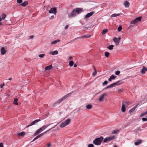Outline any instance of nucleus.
<instances>
[{"mask_svg":"<svg viewBox=\"0 0 147 147\" xmlns=\"http://www.w3.org/2000/svg\"><path fill=\"white\" fill-rule=\"evenodd\" d=\"M52 67V65H49L46 66L45 68V69L46 70H49L51 69Z\"/></svg>","mask_w":147,"mask_h":147,"instance_id":"412c9836","label":"nucleus"},{"mask_svg":"<svg viewBox=\"0 0 147 147\" xmlns=\"http://www.w3.org/2000/svg\"><path fill=\"white\" fill-rule=\"evenodd\" d=\"M51 129V128H50V129L49 130H47V131H45V132H43V133H42L41 134H40L39 135H38L33 140V141H34V140H36V139H38V138L42 136L43 134H45V133H46V132H47L48 131H49V130H50Z\"/></svg>","mask_w":147,"mask_h":147,"instance_id":"4468645a","label":"nucleus"},{"mask_svg":"<svg viewBox=\"0 0 147 147\" xmlns=\"http://www.w3.org/2000/svg\"><path fill=\"white\" fill-rule=\"evenodd\" d=\"M118 91H119V92H121V91H122V90H121V89H119V90H118Z\"/></svg>","mask_w":147,"mask_h":147,"instance_id":"774afa93","label":"nucleus"},{"mask_svg":"<svg viewBox=\"0 0 147 147\" xmlns=\"http://www.w3.org/2000/svg\"><path fill=\"white\" fill-rule=\"evenodd\" d=\"M86 109H90L92 108V106L91 105L89 104L86 105Z\"/></svg>","mask_w":147,"mask_h":147,"instance_id":"2f4dec72","label":"nucleus"},{"mask_svg":"<svg viewBox=\"0 0 147 147\" xmlns=\"http://www.w3.org/2000/svg\"><path fill=\"white\" fill-rule=\"evenodd\" d=\"M125 105H124L123 104H122V107H121V110L122 112H124L125 111Z\"/></svg>","mask_w":147,"mask_h":147,"instance_id":"bb28decb","label":"nucleus"},{"mask_svg":"<svg viewBox=\"0 0 147 147\" xmlns=\"http://www.w3.org/2000/svg\"><path fill=\"white\" fill-rule=\"evenodd\" d=\"M50 54L52 55H56L58 54V51L57 50H55L54 51L50 52Z\"/></svg>","mask_w":147,"mask_h":147,"instance_id":"5701e85b","label":"nucleus"},{"mask_svg":"<svg viewBox=\"0 0 147 147\" xmlns=\"http://www.w3.org/2000/svg\"><path fill=\"white\" fill-rule=\"evenodd\" d=\"M41 121L40 119H37L33 121L30 125H27L26 127L28 128V127L32 125H34L36 123H37Z\"/></svg>","mask_w":147,"mask_h":147,"instance_id":"9d476101","label":"nucleus"},{"mask_svg":"<svg viewBox=\"0 0 147 147\" xmlns=\"http://www.w3.org/2000/svg\"><path fill=\"white\" fill-rule=\"evenodd\" d=\"M66 125H67L65 124L64 122H62L60 125V127L62 128L65 127Z\"/></svg>","mask_w":147,"mask_h":147,"instance_id":"c756f323","label":"nucleus"},{"mask_svg":"<svg viewBox=\"0 0 147 147\" xmlns=\"http://www.w3.org/2000/svg\"><path fill=\"white\" fill-rule=\"evenodd\" d=\"M68 27L69 26L68 25H66L65 26V29H67L68 28Z\"/></svg>","mask_w":147,"mask_h":147,"instance_id":"bf43d9fd","label":"nucleus"},{"mask_svg":"<svg viewBox=\"0 0 147 147\" xmlns=\"http://www.w3.org/2000/svg\"><path fill=\"white\" fill-rule=\"evenodd\" d=\"M121 39V38L120 37H119L118 38L116 37H115L113 39V41L115 42L116 45H118Z\"/></svg>","mask_w":147,"mask_h":147,"instance_id":"6e6552de","label":"nucleus"},{"mask_svg":"<svg viewBox=\"0 0 147 147\" xmlns=\"http://www.w3.org/2000/svg\"><path fill=\"white\" fill-rule=\"evenodd\" d=\"M49 13H53L55 14L57 13L56 8L55 7H52L49 11Z\"/></svg>","mask_w":147,"mask_h":147,"instance_id":"9b49d317","label":"nucleus"},{"mask_svg":"<svg viewBox=\"0 0 147 147\" xmlns=\"http://www.w3.org/2000/svg\"><path fill=\"white\" fill-rule=\"evenodd\" d=\"M107 95V93H105L103 94L99 97V101L100 102L103 101V99L104 98V97Z\"/></svg>","mask_w":147,"mask_h":147,"instance_id":"2eb2a0df","label":"nucleus"},{"mask_svg":"<svg viewBox=\"0 0 147 147\" xmlns=\"http://www.w3.org/2000/svg\"><path fill=\"white\" fill-rule=\"evenodd\" d=\"M108 84V81L107 80H105L103 83H102V85L103 86H105L107 85Z\"/></svg>","mask_w":147,"mask_h":147,"instance_id":"79ce46f5","label":"nucleus"},{"mask_svg":"<svg viewBox=\"0 0 147 147\" xmlns=\"http://www.w3.org/2000/svg\"><path fill=\"white\" fill-rule=\"evenodd\" d=\"M108 30L107 29H105L103 30L102 32V34H105L107 32H108Z\"/></svg>","mask_w":147,"mask_h":147,"instance_id":"473e14b6","label":"nucleus"},{"mask_svg":"<svg viewBox=\"0 0 147 147\" xmlns=\"http://www.w3.org/2000/svg\"><path fill=\"white\" fill-rule=\"evenodd\" d=\"M26 134L25 133L24 131H22L21 133H18L17 134V136H24Z\"/></svg>","mask_w":147,"mask_h":147,"instance_id":"4be33fe9","label":"nucleus"},{"mask_svg":"<svg viewBox=\"0 0 147 147\" xmlns=\"http://www.w3.org/2000/svg\"><path fill=\"white\" fill-rule=\"evenodd\" d=\"M94 146L92 144H90L88 145V147H94Z\"/></svg>","mask_w":147,"mask_h":147,"instance_id":"3c124183","label":"nucleus"},{"mask_svg":"<svg viewBox=\"0 0 147 147\" xmlns=\"http://www.w3.org/2000/svg\"><path fill=\"white\" fill-rule=\"evenodd\" d=\"M73 92H72L70 93H68V94L66 95H65L63 96V97H62L59 100H58L55 103H54L53 104V107H55L56 104H59L61 102L63 101V100L65 99V98L68 97L70 96L71 94Z\"/></svg>","mask_w":147,"mask_h":147,"instance_id":"f03ea898","label":"nucleus"},{"mask_svg":"<svg viewBox=\"0 0 147 147\" xmlns=\"http://www.w3.org/2000/svg\"><path fill=\"white\" fill-rule=\"evenodd\" d=\"M54 17V16H51V17L50 18V19H52Z\"/></svg>","mask_w":147,"mask_h":147,"instance_id":"4d7b16f0","label":"nucleus"},{"mask_svg":"<svg viewBox=\"0 0 147 147\" xmlns=\"http://www.w3.org/2000/svg\"><path fill=\"white\" fill-rule=\"evenodd\" d=\"M84 28L86 29L87 30H90L91 29V27H86L85 26H84Z\"/></svg>","mask_w":147,"mask_h":147,"instance_id":"09e8293b","label":"nucleus"},{"mask_svg":"<svg viewBox=\"0 0 147 147\" xmlns=\"http://www.w3.org/2000/svg\"><path fill=\"white\" fill-rule=\"evenodd\" d=\"M94 73H93L92 74V76H94L96 75V73H97V72H96V69L94 67Z\"/></svg>","mask_w":147,"mask_h":147,"instance_id":"e433bc0d","label":"nucleus"},{"mask_svg":"<svg viewBox=\"0 0 147 147\" xmlns=\"http://www.w3.org/2000/svg\"><path fill=\"white\" fill-rule=\"evenodd\" d=\"M104 138L102 136L96 138L93 141V143L96 145H100L103 140Z\"/></svg>","mask_w":147,"mask_h":147,"instance_id":"39448f33","label":"nucleus"},{"mask_svg":"<svg viewBox=\"0 0 147 147\" xmlns=\"http://www.w3.org/2000/svg\"><path fill=\"white\" fill-rule=\"evenodd\" d=\"M0 147H3V144L2 143H0Z\"/></svg>","mask_w":147,"mask_h":147,"instance_id":"13d9d810","label":"nucleus"},{"mask_svg":"<svg viewBox=\"0 0 147 147\" xmlns=\"http://www.w3.org/2000/svg\"><path fill=\"white\" fill-rule=\"evenodd\" d=\"M52 124V123H50L49 125H46L42 127L41 128L37 130L36 132L34 134V135L36 136L39 134L41 132L43 131L44 129Z\"/></svg>","mask_w":147,"mask_h":147,"instance_id":"423d86ee","label":"nucleus"},{"mask_svg":"<svg viewBox=\"0 0 147 147\" xmlns=\"http://www.w3.org/2000/svg\"><path fill=\"white\" fill-rule=\"evenodd\" d=\"M34 37V36L33 35H31V36L30 37V39H32Z\"/></svg>","mask_w":147,"mask_h":147,"instance_id":"680f3d73","label":"nucleus"},{"mask_svg":"<svg viewBox=\"0 0 147 147\" xmlns=\"http://www.w3.org/2000/svg\"><path fill=\"white\" fill-rule=\"evenodd\" d=\"M74 64V62L72 61H71L69 62V65L70 66H72Z\"/></svg>","mask_w":147,"mask_h":147,"instance_id":"4c0bfd02","label":"nucleus"},{"mask_svg":"<svg viewBox=\"0 0 147 147\" xmlns=\"http://www.w3.org/2000/svg\"><path fill=\"white\" fill-rule=\"evenodd\" d=\"M137 23V22L136 21V20H135L134 19V20H132L130 22V24L134 25Z\"/></svg>","mask_w":147,"mask_h":147,"instance_id":"72a5a7b5","label":"nucleus"},{"mask_svg":"<svg viewBox=\"0 0 147 147\" xmlns=\"http://www.w3.org/2000/svg\"><path fill=\"white\" fill-rule=\"evenodd\" d=\"M142 17H139L135 20H136V21L137 23H138L139 21H140L141 20Z\"/></svg>","mask_w":147,"mask_h":147,"instance_id":"7c9ffc66","label":"nucleus"},{"mask_svg":"<svg viewBox=\"0 0 147 147\" xmlns=\"http://www.w3.org/2000/svg\"><path fill=\"white\" fill-rule=\"evenodd\" d=\"M142 142V140L140 139L138 140H137L136 142L135 143V144L137 146L139 145Z\"/></svg>","mask_w":147,"mask_h":147,"instance_id":"aec40b11","label":"nucleus"},{"mask_svg":"<svg viewBox=\"0 0 147 147\" xmlns=\"http://www.w3.org/2000/svg\"><path fill=\"white\" fill-rule=\"evenodd\" d=\"M113 47L114 46L113 45H111L108 46L107 48L109 50H111L113 49Z\"/></svg>","mask_w":147,"mask_h":147,"instance_id":"f704fd0d","label":"nucleus"},{"mask_svg":"<svg viewBox=\"0 0 147 147\" xmlns=\"http://www.w3.org/2000/svg\"><path fill=\"white\" fill-rule=\"evenodd\" d=\"M91 36L88 34H87L86 35H84L82 36H80L78 37H77L75 39L76 40L77 39H80L81 38H89Z\"/></svg>","mask_w":147,"mask_h":147,"instance_id":"f8f14e48","label":"nucleus"},{"mask_svg":"<svg viewBox=\"0 0 147 147\" xmlns=\"http://www.w3.org/2000/svg\"><path fill=\"white\" fill-rule=\"evenodd\" d=\"M112 79H111L110 77L108 79V80L109 81H112Z\"/></svg>","mask_w":147,"mask_h":147,"instance_id":"0e129e2a","label":"nucleus"},{"mask_svg":"<svg viewBox=\"0 0 147 147\" xmlns=\"http://www.w3.org/2000/svg\"><path fill=\"white\" fill-rule=\"evenodd\" d=\"M60 41V40L59 39H57V40H55L54 41L52 42H51V44L52 45L55 44L56 43H57V42H59Z\"/></svg>","mask_w":147,"mask_h":147,"instance_id":"c85d7f7f","label":"nucleus"},{"mask_svg":"<svg viewBox=\"0 0 147 147\" xmlns=\"http://www.w3.org/2000/svg\"><path fill=\"white\" fill-rule=\"evenodd\" d=\"M6 17V14H3L2 16V18L3 20H4Z\"/></svg>","mask_w":147,"mask_h":147,"instance_id":"37998d69","label":"nucleus"},{"mask_svg":"<svg viewBox=\"0 0 147 147\" xmlns=\"http://www.w3.org/2000/svg\"><path fill=\"white\" fill-rule=\"evenodd\" d=\"M141 129L140 128V127H138V128H137L136 129H135V131H138V130H140V131H141Z\"/></svg>","mask_w":147,"mask_h":147,"instance_id":"8fccbe9b","label":"nucleus"},{"mask_svg":"<svg viewBox=\"0 0 147 147\" xmlns=\"http://www.w3.org/2000/svg\"><path fill=\"white\" fill-rule=\"evenodd\" d=\"M147 71V67L143 66L141 71V72L143 74H144L145 73V71Z\"/></svg>","mask_w":147,"mask_h":147,"instance_id":"f3484780","label":"nucleus"},{"mask_svg":"<svg viewBox=\"0 0 147 147\" xmlns=\"http://www.w3.org/2000/svg\"><path fill=\"white\" fill-rule=\"evenodd\" d=\"M142 121H147V118H143L142 119Z\"/></svg>","mask_w":147,"mask_h":147,"instance_id":"603ef678","label":"nucleus"},{"mask_svg":"<svg viewBox=\"0 0 147 147\" xmlns=\"http://www.w3.org/2000/svg\"><path fill=\"white\" fill-rule=\"evenodd\" d=\"M73 92H72L70 93H68V94L66 95H65L63 96V97H62L59 100H58L55 103H54L53 104V107H55L56 104H59L61 102L63 101V100L65 99V98L68 97L70 96L71 94Z\"/></svg>","mask_w":147,"mask_h":147,"instance_id":"7ed1b4c3","label":"nucleus"},{"mask_svg":"<svg viewBox=\"0 0 147 147\" xmlns=\"http://www.w3.org/2000/svg\"><path fill=\"white\" fill-rule=\"evenodd\" d=\"M5 85L4 83H3V84L1 85L0 86L1 88H2L3 87V86Z\"/></svg>","mask_w":147,"mask_h":147,"instance_id":"052dcab7","label":"nucleus"},{"mask_svg":"<svg viewBox=\"0 0 147 147\" xmlns=\"http://www.w3.org/2000/svg\"><path fill=\"white\" fill-rule=\"evenodd\" d=\"M77 66V65L76 64H75L74 65V67H76Z\"/></svg>","mask_w":147,"mask_h":147,"instance_id":"69168bd1","label":"nucleus"},{"mask_svg":"<svg viewBox=\"0 0 147 147\" xmlns=\"http://www.w3.org/2000/svg\"><path fill=\"white\" fill-rule=\"evenodd\" d=\"M121 81V80H119L115 83L111 84L110 85H109L110 88H112L113 87L115 86H118L120 85V84L122 83H120Z\"/></svg>","mask_w":147,"mask_h":147,"instance_id":"1a4fd4ad","label":"nucleus"},{"mask_svg":"<svg viewBox=\"0 0 147 147\" xmlns=\"http://www.w3.org/2000/svg\"><path fill=\"white\" fill-rule=\"evenodd\" d=\"M72 59V57L71 56H70L69 57V60H71V59Z\"/></svg>","mask_w":147,"mask_h":147,"instance_id":"338daca9","label":"nucleus"},{"mask_svg":"<svg viewBox=\"0 0 147 147\" xmlns=\"http://www.w3.org/2000/svg\"><path fill=\"white\" fill-rule=\"evenodd\" d=\"M83 10V9L82 8H77L73 10L71 13L68 14V17L71 18L74 17L76 15V13L77 14H79L82 12Z\"/></svg>","mask_w":147,"mask_h":147,"instance_id":"f257e3e1","label":"nucleus"},{"mask_svg":"<svg viewBox=\"0 0 147 147\" xmlns=\"http://www.w3.org/2000/svg\"><path fill=\"white\" fill-rule=\"evenodd\" d=\"M71 121V119H67L64 122L65 123V124L67 125H68Z\"/></svg>","mask_w":147,"mask_h":147,"instance_id":"a878e982","label":"nucleus"},{"mask_svg":"<svg viewBox=\"0 0 147 147\" xmlns=\"http://www.w3.org/2000/svg\"><path fill=\"white\" fill-rule=\"evenodd\" d=\"M119 131L118 130H116L112 132V134H117L119 132Z\"/></svg>","mask_w":147,"mask_h":147,"instance_id":"58836bf2","label":"nucleus"},{"mask_svg":"<svg viewBox=\"0 0 147 147\" xmlns=\"http://www.w3.org/2000/svg\"><path fill=\"white\" fill-rule=\"evenodd\" d=\"M45 54H40L38 56L40 58H42L45 56Z\"/></svg>","mask_w":147,"mask_h":147,"instance_id":"a18cd8bd","label":"nucleus"},{"mask_svg":"<svg viewBox=\"0 0 147 147\" xmlns=\"http://www.w3.org/2000/svg\"><path fill=\"white\" fill-rule=\"evenodd\" d=\"M111 88L110 87V85H109L107 86L105 88V89H108V88Z\"/></svg>","mask_w":147,"mask_h":147,"instance_id":"5fc2aeb1","label":"nucleus"},{"mask_svg":"<svg viewBox=\"0 0 147 147\" xmlns=\"http://www.w3.org/2000/svg\"><path fill=\"white\" fill-rule=\"evenodd\" d=\"M119 14H116L115 13H114L111 15V17L112 18L118 16H119Z\"/></svg>","mask_w":147,"mask_h":147,"instance_id":"c9c22d12","label":"nucleus"},{"mask_svg":"<svg viewBox=\"0 0 147 147\" xmlns=\"http://www.w3.org/2000/svg\"><path fill=\"white\" fill-rule=\"evenodd\" d=\"M124 5L126 7H128L129 6V3L127 1H126L124 3Z\"/></svg>","mask_w":147,"mask_h":147,"instance_id":"393cba45","label":"nucleus"},{"mask_svg":"<svg viewBox=\"0 0 147 147\" xmlns=\"http://www.w3.org/2000/svg\"><path fill=\"white\" fill-rule=\"evenodd\" d=\"M28 4V2L27 1H25L23 3H22L21 4H20V6H22L23 7H25Z\"/></svg>","mask_w":147,"mask_h":147,"instance_id":"b1692460","label":"nucleus"},{"mask_svg":"<svg viewBox=\"0 0 147 147\" xmlns=\"http://www.w3.org/2000/svg\"><path fill=\"white\" fill-rule=\"evenodd\" d=\"M51 144L50 143H49L47 145V147H50L51 146Z\"/></svg>","mask_w":147,"mask_h":147,"instance_id":"6e6d98bb","label":"nucleus"},{"mask_svg":"<svg viewBox=\"0 0 147 147\" xmlns=\"http://www.w3.org/2000/svg\"><path fill=\"white\" fill-rule=\"evenodd\" d=\"M146 114L145 113H142L141 115H140V117H142L144 115H146Z\"/></svg>","mask_w":147,"mask_h":147,"instance_id":"864d4df0","label":"nucleus"},{"mask_svg":"<svg viewBox=\"0 0 147 147\" xmlns=\"http://www.w3.org/2000/svg\"><path fill=\"white\" fill-rule=\"evenodd\" d=\"M17 2L19 3H21L22 2V0H17Z\"/></svg>","mask_w":147,"mask_h":147,"instance_id":"de8ad7c7","label":"nucleus"},{"mask_svg":"<svg viewBox=\"0 0 147 147\" xmlns=\"http://www.w3.org/2000/svg\"><path fill=\"white\" fill-rule=\"evenodd\" d=\"M6 51L5 49L3 47L1 48V54L2 55H3L6 53Z\"/></svg>","mask_w":147,"mask_h":147,"instance_id":"a211bd4d","label":"nucleus"},{"mask_svg":"<svg viewBox=\"0 0 147 147\" xmlns=\"http://www.w3.org/2000/svg\"><path fill=\"white\" fill-rule=\"evenodd\" d=\"M131 102L128 101H123L122 102V104H123L127 107L129 105H131Z\"/></svg>","mask_w":147,"mask_h":147,"instance_id":"dca6fc26","label":"nucleus"},{"mask_svg":"<svg viewBox=\"0 0 147 147\" xmlns=\"http://www.w3.org/2000/svg\"><path fill=\"white\" fill-rule=\"evenodd\" d=\"M120 73V72L119 71H115V74L116 75H119Z\"/></svg>","mask_w":147,"mask_h":147,"instance_id":"c03bdc74","label":"nucleus"},{"mask_svg":"<svg viewBox=\"0 0 147 147\" xmlns=\"http://www.w3.org/2000/svg\"><path fill=\"white\" fill-rule=\"evenodd\" d=\"M122 28V27L120 25L119 26V27L117 29V30L118 31L120 32V31H121Z\"/></svg>","mask_w":147,"mask_h":147,"instance_id":"a19ab883","label":"nucleus"},{"mask_svg":"<svg viewBox=\"0 0 147 147\" xmlns=\"http://www.w3.org/2000/svg\"><path fill=\"white\" fill-rule=\"evenodd\" d=\"M18 101V99L17 98H16L14 99V100L13 102V104L15 105H18V102H17Z\"/></svg>","mask_w":147,"mask_h":147,"instance_id":"cd10ccee","label":"nucleus"},{"mask_svg":"<svg viewBox=\"0 0 147 147\" xmlns=\"http://www.w3.org/2000/svg\"><path fill=\"white\" fill-rule=\"evenodd\" d=\"M73 92H72L70 93H68V94L66 95H65L63 96V97H62L59 100H58L55 103H54L53 104V107H55L56 104H59L61 102L63 101V100L65 99V98L68 97L70 96L71 94Z\"/></svg>","mask_w":147,"mask_h":147,"instance_id":"20e7f679","label":"nucleus"},{"mask_svg":"<svg viewBox=\"0 0 147 147\" xmlns=\"http://www.w3.org/2000/svg\"><path fill=\"white\" fill-rule=\"evenodd\" d=\"M110 77L112 80H114L116 78V76H115L112 75Z\"/></svg>","mask_w":147,"mask_h":147,"instance_id":"49530a36","label":"nucleus"},{"mask_svg":"<svg viewBox=\"0 0 147 147\" xmlns=\"http://www.w3.org/2000/svg\"><path fill=\"white\" fill-rule=\"evenodd\" d=\"M94 11H92V12L88 13L85 16V17L86 18H89L90 16H92L94 13Z\"/></svg>","mask_w":147,"mask_h":147,"instance_id":"ddd939ff","label":"nucleus"},{"mask_svg":"<svg viewBox=\"0 0 147 147\" xmlns=\"http://www.w3.org/2000/svg\"><path fill=\"white\" fill-rule=\"evenodd\" d=\"M115 136H112L105 138L103 140V142L107 143L109 142L115 138Z\"/></svg>","mask_w":147,"mask_h":147,"instance_id":"0eeeda50","label":"nucleus"},{"mask_svg":"<svg viewBox=\"0 0 147 147\" xmlns=\"http://www.w3.org/2000/svg\"><path fill=\"white\" fill-rule=\"evenodd\" d=\"M112 79H111L110 77L108 79V80L109 81H112Z\"/></svg>","mask_w":147,"mask_h":147,"instance_id":"e2e57ef3","label":"nucleus"},{"mask_svg":"<svg viewBox=\"0 0 147 147\" xmlns=\"http://www.w3.org/2000/svg\"><path fill=\"white\" fill-rule=\"evenodd\" d=\"M138 105H137L135 106L133 108L131 109H130L129 111V112L133 113V112L136 109L137 107V106Z\"/></svg>","mask_w":147,"mask_h":147,"instance_id":"6ab92c4d","label":"nucleus"},{"mask_svg":"<svg viewBox=\"0 0 147 147\" xmlns=\"http://www.w3.org/2000/svg\"><path fill=\"white\" fill-rule=\"evenodd\" d=\"M105 56L107 57H109V53L108 52H106L105 53Z\"/></svg>","mask_w":147,"mask_h":147,"instance_id":"ea45409f","label":"nucleus"}]
</instances>
